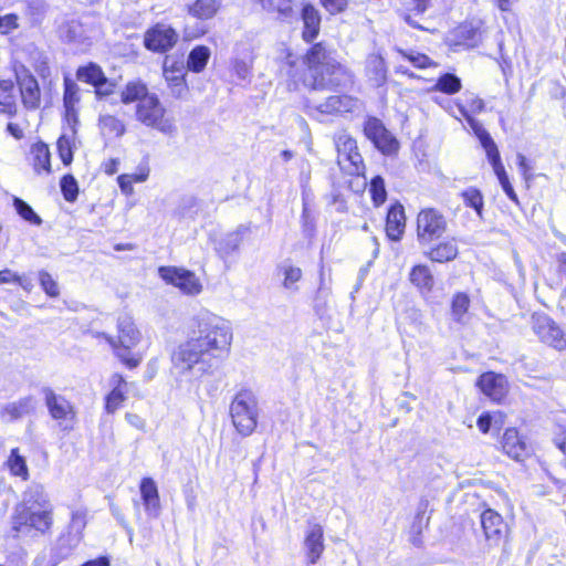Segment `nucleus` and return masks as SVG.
I'll return each instance as SVG.
<instances>
[{
	"label": "nucleus",
	"mask_w": 566,
	"mask_h": 566,
	"mask_svg": "<svg viewBox=\"0 0 566 566\" xmlns=\"http://www.w3.org/2000/svg\"><path fill=\"white\" fill-rule=\"evenodd\" d=\"M231 343L230 323L214 314H202L193 335L174 349L172 366L181 374L212 375L228 357Z\"/></svg>",
	"instance_id": "f257e3e1"
},
{
	"label": "nucleus",
	"mask_w": 566,
	"mask_h": 566,
	"mask_svg": "<svg viewBox=\"0 0 566 566\" xmlns=\"http://www.w3.org/2000/svg\"><path fill=\"white\" fill-rule=\"evenodd\" d=\"M280 74L293 84L303 81L305 86L313 90H324L339 86L347 71L322 43H316L304 61L287 53L280 64Z\"/></svg>",
	"instance_id": "f03ea898"
},
{
	"label": "nucleus",
	"mask_w": 566,
	"mask_h": 566,
	"mask_svg": "<svg viewBox=\"0 0 566 566\" xmlns=\"http://www.w3.org/2000/svg\"><path fill=\"white\" fill-rule=\"evenodd\" d=\"M117 327V339L105 333H103L102 336L112 346L116 357L123 364H125L128 368H135L140 364L142 356L139 354L133 353L132 349L139 343L140 333L136 328L132 318L128 316L119 317Z\"/></svg>",
	"instance_id": "7ed1b4c3"
},
{
	"label": "nucleus",
	"mask_w": 566,
	"mask_h": 566,
	"mask_svg": "<svg viewBox=\"0 0 566 566\" xmlns=\"http://www.w3.org/2000/svg\"><path fill=\"white\" fill-rule=\"evenodd\" d=\"M259 403L251 389L239 390L230 403V417L237 431L243 436H251L259 419Z\"/></svg>",
	"instance_id": "20e7f679"
},
{
	"label": "nucleus",
	"mask_w": 566,
	"mask_h": 566,
	"mask_svg": "<svg viewBox=\"0 0 566 566\" xmlns=\"http://www.w3.org/2000/svg\"><path fill=\"white\" fill-rule=\"evenodd\" d=\"M135 116L142 124L163 134L172 135L177 130L174 119L166 117V108L154 93L139 101Z\"/></svg>",
	"instance_id": "39448f33"
},
{
	"label": "nucleus",
	"mask_w": 566,
	"mask_h": 566,
	"mask_svg": "<svg viewBox=\"0 0 566 566\" xmlns=\"http://www.w3.org/2000/svg\"><path fill=\"white\" fill-rule=\"evenodd\" d=\"M52 525V510L27 509L25 505H17L12 516V530L15 533L28 534L31 530L44 533Z\"/></svg>",
	"instance_id": "423d86ee"
},
{
	"label": "nucleus",
	"mask_w": 566,
	"mask_h": 566,
	"mask_svg": "<svg viewBox=\"0 0 566 566\" xmlns=\"http://www.w3.org/2000/svg\"><path fill=\"white\" fill-rule=\"evenodd\" d=\"M447 230L444 216L433 208L422 209L417 216V238L420 245H428Z\"/></svg>",
	"instance_id": "0eeeda50"
},
{
	"label": "nucleus",
	"mask_w": 566,
	"mask_h": 566,
	"mask_svg": "<svg viewBox=\"0 0 566 566\" xmlns=\"http://www.w3.org/2000/svg\"><path fill=\"white\" fill-rule=\"evenodd\" d=\"M41 391L50 416L60 422L63 430H71L76 418L73 405L64 396L55 394L50 387H43Z\"/></svg>",
	"instance_id": "6e6552de"
},
{
	"label": "nucleus",
	"mask_w": 566,
	"mask_h": 566,
	"mask_svg": "<svg viewBox=\"0 0 566 566\" xmlns=\"http://www.w3.org/2000/svg\"><path fill=\"white\" fill-rule=\"evenodd\" d=\"M533 331L541 342L557 349H566V332L544 314L533 315Z\"/></svg>",
	"instance_id": "1a4fd4ad"
},
{
	"label": "nucleus",
	"mask_w": 566,
	"mask_h": 566,
	"mask_svg": "<svg viewBox=\"0 0 566 566\" xmlns=\"http://www.w3.org/2000/svg\"><path fill=\"white\" fill-rule=\"evenodd\" d=\"M158 272L165 282L178 287L185 294L197 295L202 290L200 280L191 271L176 266H160Z\"/></svg>",
	"instance_id": "9d476101"
},
{
	"label": "nucleus",
	"mask_w": 566,
	"mask_h": 566,
	"mask_svg": "<svg viewBox=\"0 0 566 566\" xmlns=\"http://www.w3.org/2000/svg\"><path fill=\"white\" fill-rule=\"evenodd\" d=\"M178 39V33L170 25L157 23L145 32L144 45L151 52L165 53L176 45Z\"/></svg>",
	"instance_id": "9b49d317"
},
{
	"label": "nucleus",
	"mask_w": 566,
	"mask_h": 566,
	"mask_svg": "<svg viewBox=\"0 0 566 566\" xmlns=\"http://www.w3.org/2000/svg\"><path fill=\"white\" fill-rule=\"evenodd\" d=\"M84 523L73 516V520L65 533H63L57 539L52 549V559L54 564L60 563L63 559L70 557L75 548L82 541V530Z\"/></svg>",
	"instance_id": "f8f14e48"
},
{
	"label": "nucleus",
	"mask_w": 566,
	"mask_h": 566,
	"mask_svg": "<svg viewBox=\"0 0 566 566\" xmlns=\"http://www.w3.org/2000/svg\"><path fill=\"white\" fill-rule=\"evenodd\" d=\"M365 136L382 154L390 155L397 151L398 142L385 127L382 122L376 117H368L364 124Z\"/></svg>",
	"instance_id": "ddd939ff"
},
{
	"label": "nucleus",
	"mask_w": 566,
	"mask_h": 566,
	"mask_svg": "<svg viewBox=\"0 0 566 566\" xmlns=\"http://www.w3.org/2000/svg\"><path fill=\"white\" fill-rule=\"evenodd\" d=\"M336 148L338 164L349 174L359 175L364 169V163L361 155L357 150L356 140L346 134H340L336 138Z\"/></svg>",
	"instance_id": "4468645a"
},
{
	"label": "nucleus",
	"mask_w": 566,
	"mask_h": 566,
	"mask_svg": "<svg viewBox=\"0 0 566 566\" xmlns=\"http://www.w3.org/2000/svg\"><path fill=\"white\" fill-rule=\"evenodd\" d=\"M22 104L27 109H36L41 103V91L36 78L25 66L15 70Z\"/></svg>",
	"instance_id": "2eb2a0df"
},
{
	"label": "nucleus",
	"mask_w": 566,
	"mask_h": 566,
	"mask_svg": "<svg viewBox=\"0 0 566 566\" xmlns=\"http://www.w3.org/2000/svg\"><path fill=\"white\" fill-rule=\"evenodd\" d=\"M254 62L253 46L249 40H240L233 49L232 70L238 78L250 77Z\"/></svg>",
	"instance_id": "dca6fc26"
},
{
	"label": "nucleus",
	"mask_w": 566,
	"mask_h": 566,
	"mask_svg": "<svg viewBox=\"0 0 566 566\" xmlns=\"http://www.w3.org/2000/svg\"><path fill=\"white\" fill-rule=\"evenodd\" d=\"M310 107L328 115L353 113L359 107V101L349 95H332L322 103H313Z\"/></svg>",
	"instance_id": "f3484780"
},
{
	"label": "nucleus",
	"mask_w": 566,
	"mask_h": 566,
	"mask_svg": "<svg viewBox=\"0 0 566 566\" xmlns=\"http://www.w3.org/2000/svg\"><path fill=\"white\" fill-rule=\"evenodd\" d=\"M76 77L81 82L93 85L97 94L108 95L113 93L114 84L109 83L97 64L90 63L86 66L80 67L76 72Z\"/></svg>",
	"instance_id": "a211bd4d"
},
{
	"label": "nucleus",
	"mask_w": 566,
	"mask_h": 566,
	"mask_svg": "<svg viewBox=\"0 0 566 566\" xmlns=\"http://www.w3.org/2000/svg\"><path fill=\"white\" fill-rule=\"evenodd\" d=\"M476 385L493 401H501L507 394V380L501 374L485 373L479 377Z\"/></svg>",
	"instance_id": "6ab92c4d"
},
{
	"label": "nucleus",
	"mask_w": 566,
	"mask_h": 566,
	"mask_svg": "<svg viewBox=\"0 0 566 566\" xmlns=\"http://www.w3.org/2000/svg\"><path fill=\"white\" fill-rule=\"evenodd\" d=\"M33 396H25L15 401L6 403L0 410V418L4 422H12L32 413L35 410Z\"/></svg>",
	"instance_id": "aec40b11"
},
{
	"label": "nucleus",
	"mask_w": 566,
	"mask_h": 566,
	"mask_svg": "<svg viewBox=\"0 0 566 566\" xmlns=\"http://www.w3.org/2000/svg\"><path fill=\"white\" fill-rule=\"evenodd\" d=\"M250 233V226L240 224L234 231L227 233L216 244V251L221 259H227L238 252L245 235Z\"/></svg>",
	"instance_id": "412c9836"
},
{
	"label": "nucleus",
	"mask_w": 566,
	"mask_h": 566,
	"mask_svg": "<svg viewBox=\"0 0 566 566\" xmlns=\"http://www.w3.org/2000/svg\"><path fill=\"white\" fill-rule=\"evenodd\" d=\"M480 520L485 538L497 544L506 528L503 517L494 510L488 509L481 513Z\"/></svg>",
	"instance_id": "4be33fe9"
},
{
	"label": "nucleus",
	"mask_w": 566,
	"mask_h": 566,
	"mask_svg": "<svg viewBox=\"0 0 566 566\" xmlns=\"http://www.w3.org/2000/svg\"><path fill=\"white\" fill-rule=\"evenodd\" d=\"M459 111H460L461 115L465 117L470 127L474 132L475 136L479 138L482 147L484 148V150L486 153L488 159H490L492 157L496 158L497 154H500V153H499L496 144L492 139L489 132L483 127V125L479 120H476L475 118L470 116L463 106H459Z\"/></svg>",
	"instance_id": "5701e85b"
},
{
	"label": "nucleus",
	"mask_w": 566,
	"mask_h": 566,
	"mask_svg": "<svg viewBox=\"0 0 566 566\" xmlns=\"http://www.w3.org/2000/svg\"><path fill=\"white\" fill-rule=\"evenodd\" d=\"M140 495L147 514L150 517H157L160 512V502L157 485L151 478L142 480Z\"/></svg>",
	"instance_id": "b1692460"
},
{
	"label": "nucleus",
	"mask_w": 566,
	"mask_h": 566,
	"mask_svg": "<svg viewBox=\"0 0 566 566\" xmlns=\"http://www.w3.org/2000/svg\"><path fill=\"white\" fill-rule=\"evenodd\" d=\"M406 227L405 209L401 205L392 206L387 213L386 232L390 240H400Z\"/></svg>",
	"instance_id": "393cba45"
},
{
	"label": "nucleus",
	"mask_w": 566,
	"mask_h": 566,
	"mask_svg": "<svg viewBox=\"0 0 566 566\" xmlns=\"http://www.w3.org/2000/svg\"><path fill=\"white\" fill-rule=\"evenodd\" d=\"M304 546L307 552L308 562L311 564H315L324 551L323 528L321 525L313 524L310 526L304 541Z\"/></svg>",
	"instance_id": "a878e982"
},
{
	"label": "nucleus",
	"mask_w": 566,
	"mask_h": 566,
	"mask_svg": "<svg viewBox=\"0 0 566 566\" xmlns=\"http://www.w3.org/2000/svg\"><path fill=\"white\" fill-rule=\"evenodd\" d=\"M459 249L454 238L439 242L424 252L426 256L433 262H450L458 256Z\"/></svg>",
	"instance_id": "bb28decb"
},
{
	"label": "nucleus",
	"mask_w": 566,
	"mask_h": 566,
	"mask_svg": "<svg viewBox=\"0 0 566 566\" xmlns=\"http://www.w3.org/2000/svg\"><path fill=\"white\" fill-rule=\"evenodd\" d=\"M502 447L504 452L515 460H521L526 454V443L514 428L505 430Z\"/></svg>",
	"instance_id": "cd10ccee"
},
{
	"label": "nucleus",
	"mask_w": 566,
	"mask_h": 566,
	"mask_svg": "<svg viewBox=\"0 0 566 566\" xmlns=\"http://www.w3.org/2000/svg\"><path fill=\"white\" fill-rule=\"evenodd\" d=\"M431 0H410L407 2L405 9L401 11L400 17L410 27L419 30L424 28L417 20L418 17L422 15L430 6Z\"/></svg>",
	"instance_id": "c85d7f7f"
},
{
	"label": "nucleus",
	"mask_w": 566,
	"mask_h": 566,
	"mask_svg": "<svg viewBox=\"0 0 566 566\" xmlns=\"http://www.w3.org/2000/svg\"><path fill=\"white\" fill-rule=\"evenodd\" d=\"M366 75L376 87L385 84L387 80V67L385 61L379 55H370L366 62Z\"/></svg>",
	"instance_id": "c756f323"
},
{
	"label": "nucleus",
	"mask_w": 566,
	"mask_h": 566,
	"mask_svg": "<svg viewBox=\"0 0 566 566\" xmlns=\"http://www.w3.org/2000/svg\"><path fill=\"white\" fill-rule=\"evenodd\" d=\"M302 19L304 22L303 38L306 42H312L319 32L321 17L313 6L306 4L302 10Z\"/></svg>",
	"instance_id": "7c9ffc66"
},
{
	"label": "nucleus",
	"mask_w": 566,
	"mask_h": 566,
	"mask_svg": "<svg viewBox=\"0 0 566 566\" xmlns=\"http://www.w3.org/2000/svg\"><path fill=\"white\" fill-rule=\"evenodd\" d=\"M277 274L283 277L282 285L284 289L296 292L297 283L301 281L303 273L298 266L286 260L277 266Z\"/></svg>",
	"instance_id": "2f4dec72"
},
{
	"label": "nucleus",
	"mask_w": 566,
	"mask_h": 566,
	"mask_svg": "<svg viewBox=\"0 0 566 566\" xmlns=\"http://www.w3.org/2000/svg\"><path fill=\"white\" fill-rule=\"evenodd\" d=\"M19 505H25L27 509H49L51 507L48 496L41 485H31L23 495V501Z\"/></svg>",
	"instance_id": "473e14b6"
},
{
	"label": "nucleus",
	"mask_w": 566,
	"mask_h": 566,
	"mask_svg": "<svg viewBox=\"0 0 566 566\" xmlns=\"http://www.w3.org/2000/svg\"><path fill=\"white\" fill-rule=\"evenodd\" d=\"M13 82L10 80L0 81V113L8 116L17 114V103L13 95Z\"/></svg>",
	"instance_id": "72a5a7b5"
},
{
	"label": "nucleus",
	"mask_w": 566,
	"mask_h": 566,
	"mask_svg": "<svg viewBox=\"0 0 566 566\" xmlns=\"http://www.w3.org/2000/svg\"><path fill=\"white\" fill-rule=\"evenodd\" d=\"M219 9L220 3L217 0H196L188 6L189 14L200 20L213 18Z\"/></svg>",
	"instance_id": "f704fd0d"
},
{
	"label": "nucleus",
	"mask_w": 566,
	"mask_h": 566,
	"mask_svg": "<svg viewBox=\"0 0 566 566\" xmlns=\"http://www.w3.org/2000/svg\"><path fill=\"white\" fill-rule=\"evenodd\" d=\"M151 93L148 92V88L145 83L142 81H133L128 82L124 90L120 93V101L124 104H130L136 102L139 103L140 99L146 98Z\"/></svg>",
	"instance_id": "c9c22d12"
},
{
	"label": "nucleus",
	"mask_w": 566,
	"mask_h": 566,
	"mask_svg": "<svg viewBox=\"0 0 566 566\" xmlns=\"http://www.w3.org/2000/svg\"><path fill=\"white\" fill-rule=\"evenodd\" d=\"M211 55V51L206 45H197L195 46L187 59V66L191 72L200 73L205 70L209 59Z\"/></svg>",
	"instance_id": "e433bc0d"
},
{
	"label": "nucleus",
	"mask_w": 566,
	"mask_h": 566,
	"mask_svg": "<svg viewBox=\"0 0 566 566\" xmlns=\"http://www.w3.org/2000/svg\"><path fill=\"white\" fill-rule=\"evenodd\" d=\"M31 155L33 157V167L38 172L41 170L51 171V154L46 144L42 142L34 144L31 147Z\"/></svg>",
	"instance_id": "4c0bfd02"
},
{
	"label": "nucleus",
	"mask_w": 566,
	"mask_h": 566,
	"mask_svg": "<svg viewBox=\"0 0 566 566\" xmlns=\"http://www.w3.org/2000/svg\"><path fill=\"white\" fill-rule=\"evenodd\" d=\"M469 306V296L465 293H457L451 302L452 319L459 324H465L468 322Z\"/></svg>",
	"instance_id": "58836bf2"
},
{
	"label": "nucleus",
	"mask_w": 566,
	"mask_h": 566,
	"mask_svg": "<svg viewBox=\"0 0 566 566\" xmlns=\"http://www.w3.org/2000/svg\"><path fill=\"white\" fill-rule=\"evenodd\" d=\"M7 467L12 475L20 476L24 481L29 479L27 461L25 458L20 454L19 448L11 450L7 460Z\"/></svg>",
	"instance_id": "ea45409f"
},
{
	"label": "nucleus",
	"mask_w": 566,
	"mask_h": 566,
	"mask_svg": "<svg viewBox=\"0 0 566 566\" xmlns=\"http://www.w3.org/2000/svg\"><path fill=\"white\" fill-rule=\"evenodd\" d=\"M489 161L491 163L493 170H494L504 192L506 193V196L512 201L517 202V195L515 193V191L509 180V177L505 172L504 166L501 163L500 154H497L496 158L495 157L490 158Z\"/></svg>",
	"instance_id": "a19ab883"
},
{
	"label": "nucleus",
	"mask_w": 566,
	"mask_h": 566,
	"mask_svg": "<svg viewBox=\"0 0 566 566\" xmlns=\"http://www.w3.org/2000/svg\"><path fill=\"white\" fill-rule=\"evenodd\" d=\"M99 127L102 134L109 137H120L126 130L124 123L113 115H102L99 117Z\"/></svg>",
	"instance_id": "79ce46f5"
},
{
	"label": "nucleus",
	"mask_w": 566,
	"mask_h": 566,
	"mask_svg": "<svg viewBox=\"0 0 566 566\" xmlns=\"http://www.w3.org/2000/svg\"><path fill=\"white\" fill-rule=\"evenodd\" d=\"M410 281L420 289L431 290L433 276L426 265H416L410 272Z\"/></svg>",
	"instance_id": "37998d69"
},
{
	"label": "nucleus",
	"mask_w": 566,
	"mask_h": 566,
	"mask_svg": "<svg viewBox=\"0 0 566 566\" xmlns=\"http://www.w3.org/2000/svg\"><path fill=\"white\" fill-rule=\"evenodd\" d=\"M460 196L464 205L474 209L476 214L482 218L484 201L481 191L474 187H469Z\"/></svg>",
	"instance_id": "c03bdc74"
},
{
	"label": "nucleus",
	"mask_w": 566,
	"mask_h": 566,
	"mask_svg": "<svg viewBox=\"0 0 566 566\" xmlns=\"http://www.w3.org/2000/svg\"><path fill=\"white\" fill-rule=\"evenodd\" d=\"M461 87V80L457 75L446 73L437 80L433 90L451 95L458 93Z\"/></svg>",
	"instance_id": "a18cd8bd"
},
{
	"label": "nucleus",
	"mask_w": 566,
	"mask_h": 566,
	"mask_svg": "<svg viewBox=\"0 0 566 566\" xmlns=\"http://www.w3.org/2000/svg\"><path fill=\"white\" fill-rule=\"evenodd\" d=\"M164 74L166 81L169 83L171 94L177 98L182 97L187 92L184 74H175L174 72H169L166 66L164 67Z\"/></svg>",
	"instance_id": "49530a36"
},
{
	"label": "nucleus",
	"mask_w": 566,
	"mask_h": 566,
	"mask_svg": "<svg viewBox=\"0 0 566 566\" xmlns=\"http://www.w3.org/2000/svg\"><path fill=\"white\" fill-rule=\"evenodd\" d=\"M64 107L66 108V112L70 113L74 109L75 104L80 101L78 96V86L73 81L65 78L64 80Z\"/></svg>",
	"instance_id": "de8ad7c7"
},
{
	"label": "nucleus",
	"mask_w": 566,
	"mask_h": 566,
	"mask_svg": "<svg viewBox=\"0 0 566 566\" xmlns=\"http://www.w3.org/2000/svg\"><path fill=\"white\" fill-rule=\"evenodd\" d=\"M13 205L18 214L25 221L36 226L41 224V218L33 211L31 206H29L25 201H23L20 198H14Z\"/></svg>",
	"instance_id": "09e8293b"
},
{
	"label": "nucleus",
	"mask_w": 566,
	"mask_h": 566,
	"mask_svg": "<svg viewBox=\"0 0 566 566\" xmlns=\"http://www.w3.org/2000/svg\"><path fill=\"white\" fill-rule=\"evenodd\" d=\"M60 186L64 199L69 202H74L78 195V186L76 179L72 175H65L62 177Z\"/></svg>",
	"instance_id": "8fccbe9b"
},
{
	"label": "nucleus",
	"mask_w": 566,
	"mask_h": 566,
	"mask_svg": "<svg viewBox=\"0 0 566 566\" xmlns=\"http://www.w3.org/2000/svg\"><path fill=\"white\" fill-rule=\"evenodd\" d=\"M370 195L375 206H380L386 201L387 191L382 177L375 176L370 181Z\"/></svg>",
	"instance_id": "3c124183"
},
{
	"label": "nucleus",
	"mask_w": 566,
	"mask_h": 566,
	"mask_svg": "<svg viewBox=\"0 0 566 566\" xmlns=\"http://www.w3.org/2000/svg\"><path fill=\"white\" fill-rule=\"evenodd\" d=\"M39 282L42 290L45 292L48 296L56 297L60 295L57 282L52 277V275L49 272L41 270L39 272Z\"/></svg>",
	"instance_id": "603ef678"
},
{
	"label": "nucleus",
	"mask_w": 566,
	"mask_h": 566,
	"mask_svg": "<svg viewBox=\"0 0 566 566\" xmlns=\"http://www.w3.org/2000/svg\"><path fill=\"white\" fill-rule=\"evenodd\" d=\"M126 399L123 388H113L106 397L105 409L108 413H114Z\"/></svg>",
	"instance_id": "864d4df0"
},
{
	"label": "nucleus",
	"mask_w": 566,
	"mask_h": 566,
	"mask_svg": "<svg viewBox=\"0 0 566 566\" xmlns=\"http://www.w3.org/2000/svg\"><path fill=\"white\" fill-rule=\"evenodd\" d=\"M57 150L62 163L66 166L70 165L73 160V151L69 137L63 135L57 139Z\"/></svg>",
	"instance_id": "5fc2aeb1"
},
{
	"label": "nucleus",
	"mask_w": 566,
	"mask_h": 566,
	"mask_svg": "<svg viewBox=\"0 0 566 566\" xmlns=\"http://www.w3.org/2000/svg\"><path fill=\"white\" fill-rule=\"evenodd\" d=\"M18 15L14 13H9L1 15L0 14V33L1 34H9L13 30L18 29Z\"/></svg>",
	"instance_id": "6e6d98bb"
},
{
	"label": "nucleus",
	"mask_w": 566,
	"mask_h": 566,
	"mask_svg": "<svg viewBox=\"0 0 566 566\" xmlns=\"http://www.w3.org/2000/svg\"><path fill=\"white\" fill-rule=\"evenodd\" d=\"M118 185L123 192L129 193L133 191L132 182L134 181H144L145 177L143 176H129V175H120L118 178Z\"/></svg>",
	"instance_id": "4d7b16f0"
},
{
	"label": "nucleus",
	"mask_w": 566,
	"mask_h": 566,
	"mask_svg": "<svg viewBox=\"0 0 566 566\" xmlns=\"http://www.w3.org/2000/svg\"><path fill=\"white\" fill-rule=\"evenodd\" d=\"M321 2L331 14L339 13L347 7V0H321Z\"/></svg>",
	"instance_id": "13d9d810"
},
{
	"label": "nucleus",
	"mask_w": 566,
	"mask_h": 566,
	"mask_svg": "<svg viewBox=\"0 0 566 566\" xmlns=\"http://www.w3.org/2000/svg\"><path fill=\"white\" fill-rule=\"evenodd\" d=\"M406 57L415 66H417L419 69H424V67H427L430 64V59L427 55H424V54H420V53L409 54V55H406Z\"/></svg>",
	"instance_id": "bf43d9fd"
},
{
	"label": "nucleus",
	"mask_w": 566,
	"mask_h": 566,
	"mask_svg": "<svg viewBox=\"0 0 566 566\" xmlns=\"http://www.w3.org/2000/svg\"><path fill=\"white\" fill-rule=\"evenodd\" d=\"M275 11L283 18L292 15V0H281L277 4L275 3Z\"/></svg>",
	"instance_id": "052dcab7"
},
{
	"label": "nucleus",
	"mask_w": 566,
	"mask_h": 566,
	"mask_svg": "<svg viewBox=\"0 0 566 566\" xmlns=\"http://www.w3.org/2000/svg\"><path fill=\"white\" fill-rule=\"evenodd\" d=\"M19 274L10 269L0 271V284L17 283Z\"/></svg>",
	"instance_id": "680f3d73"
},
{
	"label": "nucleus",
	"mask_w": 566,
	"mask_h": 566,
	"mask_svg": "<svg viewBox=\"0 0 566 566\" xmlns=\"http://www.w3.org/2000/svg\"><path fill=\"white\" fill-rule=\"evenodd\" d=\"M478 427L479 429L483 432V433H486L489 432L490 428H491V424H492V417L490 413H482L479 418H478Z\"/></svg>",
	"instance_id": "e2e57ef3"
},
{
	"label": "nucleus",
	"mask_w": 566,
	"mask_h": 566,
	"mask_svg": "<svg viewBox=\"0 0 566 566\" xmlns=\"http://www.w3.org/2000/svg\"><path fill=\"white\" fill-rule=\"evenodd\" d=\"M327 283L328 282H327V280L325 277L324 266H322L321 271H319V285H318V289H317L318 295L327 296L329 294V287H328Z\"/></svg>",
	"instance_id": "0e129e2a"
},
{
	"label": "nucleus",
	"mask_w": 566,
	"mask_h": 566,
	"mask_svg": "<svg viewBox=\"0 0 566 566\" xmlns=\"http://www.w3.org/2000/svg\"><path fill=\"white\" fill-rule=\"evenodd\" d=\"M7 132L18 140L24 137L23 129L15 123H8Z\"/></svg>",
	"instance_id": "69168bd1"
},
{
	"label": "nucleus",
	"mask_w": 566,
	"mask_h": 566,
	"mask_svg": "<svg viewBox=\"0 0 566 566\" xmlns=\"http://www.w3.org/2000/svg\"><path fill=\"white\" fill-rule=\"evenodd\" d=\"M17 283L25 291L31 292L33 290V283L30 277L24 275H19Z\"/></svg>",
	"instance_id": "338daca9"
},
{
	"label": "nucleus",
	"mask_w": 566,
	"mask_h": 566,
	"mask_svg": "<svg viewBox=\"0 0 566 566\" xmlns=\"http://www.w3.org/2000/svg\"><path fill=\"white\" fill-rule=\"evenodd\" d=\"M556 444L564 453L563 464L566 468V432L560 434V437L556 440Z\"/></svg>",
	"instance_id": "774afa93"
}]
</instances>
